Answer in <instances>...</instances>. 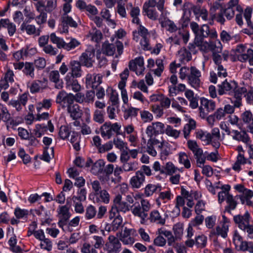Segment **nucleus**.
<instances>
[{"label": "nucleus", "instance_id": "1", "mask_svg": "<svg viewBox=\"0 0 253 253\" xmlns=\"http://www.w3.org/2000/svg\"><path fill=\"white\" fill-rule=\"evenodd\" d=\"M201 76V72L195 66H191L190 68L183 67L180 69V79L184 80L187 78L189 84L195 88H198L200 85Z\"/></svg>", "mask_w": 253, "mask_h": 253}, {"label": "nucleus", "instance_id": "2", "mask_svg": "<svg viewBox=\"0 0 253 253\" xmlns=\"http://www.w3.org/2000/svg\"><path fill=\"white\" fill-rule=\"evenodd\" d=\"M221 191L218 193V201L219 203H222L226 200L227 206L225 207V211L230 213L231 211L234 210L237 205V197H233V195L229 194L230 186L229 185H223L221 187Z\"/></svg>", "mask_w": 253, "mask_h": 253}, {"label": "nucleus", "instance_id": "3", "mask_svg": "<svg viewBox=\"0 0 253 253\" xmlns=\"http://www.w3.org/2000/svg\"><path fill=\"white\" fill-rule=\"evenodd\" d=\"M131 208L132 214L134 216L140 218V223L141 224L145 223L148 215V212L151 208V205L149 201L146 200L142 199L140 201V204L135 203Z\"/></svg>", "mask_w": 253, "mask_h": 253}, {"label": "nucleus", "instance_id": "4", "mask_svg": "<svg viewBox=\"0 0 253 253\" xmlns=\"http://www.w3.org/2000/svg\"><path fill=\"white\" fill-rule=\"evenodd\" d=\"M250 214L248 211H246L244 214L235 215L233 220L238 227L249 235L253 234V225L250 223Z\"/></svg>", "mask_w": 253, "mask_h": 253}, {"label": "nucleus", "instance_id": "5", "mask_svg": "<svg viewBox=\"0 0 253 253\" xmlns=\"http://www.w3.org/2000/svg\"><path fill=\"white\" fill-rule=\"evenodd\" d=\"M143 13L148 18L152 20L156 21L159 19V13L158 9V1L156 0H147L143 5Z\"/></svg>", "mask_w": 253, "mask_h": 253}, {"label": "nucleus", "instance_id": "6", "mask_svg": "<svg viewBox=\"0 0 253 253\" xmlns=\"http://www.w3.org/2000/svg\"><path fill=\"white\" fill-rule=\"evenodd\" d=\"M208 37L212 39L216 38V32L214 30H210L208 25L204 24L200 27L198 34L195 37L194 44L200 47L205 42L204 41V38Z\"/></svg>", "mask_w": 253, "mask_h": 253}, {"label": "nucleus", "instance_id": "7", "mask_svg": "<svg viewBox=\"0 0 253 253\" xmlns=\"http://www.w3.org/2000/svg\"><path fill=\"white\" fill-rule=\"evenodd\" d=\"M113 203V206L110 211V218H114L118 211L125 213L130 210V206L127 202L122 201V196L120 194L115 196Z\"/></svg>", "mask_w": 253, "mask_h": 253}, {"label": "nucleus", "instance_id": "8", "mask_svg": "<svg viewBox=\"0 0 253 253\" xmlns=\"http://www.w3.org/2000/svg\"><path fill=\"white\" fill-rule=\"evenodd\" d=\"M200 104L199 114L200 116L203 119L207 117L209 113L215 109V103L212 100L202 97L200 99Z\"/></svg>", "mask_w": 253, "mask_h": 253}, {"label": "nucleus", "instance_id": "9", "mask_svg": "<svg viewBox=\"0 0 253 253\" xmlns=\"http://www.w3.org/2000/svg\"><path fill=\"white\" fill-rule=\"evenodd\" d=\"M70 207V201H69V198H68L66 205L59 207L58 209V214L59 220L58 224L63 229L64 226L67 224V221L71 215L69 212Z\"/></svg>", "mask_w": 253, "mask_h": 253}, {"label": "nucleus", "instance_id": "10", "mask_svg": "<svg viewBox=\"0 0 253 253\" xmlns=\"http://www.w3.org/2000/svg\"><path fill=\"white\" fill-rule=\"evenodd\" d=\"M95 49L92 46H89L79 58L82 65L87 67H90L94 62Z\"/></svg>", "mask_w": 253, "mask_h": 253}, {"label": "nucleus", "instance_id": "11", "mask_svg": "<svg viewBox=\"0 0 253 253\" xmlns=\"http://www.w3.org/2000/svg\"><path fill=\"white\" fill-rule=\"evenodd\" d=\"M121 243L119 239L113 235H110L105 243L107 253H119L121 250Z\"/></svg>", "mask_w": 253, "mask_h": 253}, {"label": "nucleus", "instance_id": "12", "mask_svg": "<svg viewBox=\"0 0 253 253\" xmlns=\"http://www.w3.org/2000/svg\"><path fill=\"white\" fill-rule=\"evenodd\" d=\"M56 102L63 108H68L72 103H74L73 94H68L65 91L61 90L56 96Z\"/></svg>", "mask_w": 253, "mask_h": 253}, {"label": "nucleus", "instance_id": "13", "mask_svg": "<svg viewBox=\"0 0 253 253\" xmlns=\"http://www.w3.org/2000/svg\"><path fill=\"white\" fill-rule=\"evenodd\" d=\"M230 220L224 215L222 216V220L220 225L216 227V230H212L211 233L214 235H220L223 238L227 236Z\"/></svg>", "mask_w": 253, "mask_h": 253}, {"label": "nucleus", "instance_id": "14", "mask_svg": "<svg viewBox=\"0 0 253 253\" xmlns=\"http://www.w3.org/2000/svg\"><path fill=\"white\" fill-rule=\"evenodd\" d=\"M199 49L204 52H208L210 50L212 52V55L219 53L222 51V45L221 42L218 41L215 42H205V43L199 47Z\"/></svg>", "mask_w": 253, "mask_h": 253}, {"label": "nucleus", "instance_id": "15", "mask_svg": "<svg viewBox=\"0 0 253 253\" xmlns=\"http://www.w3.org/2000/svg\"><path fill=\"white\" fill-rule=\"evenodd\" d=\"M165 132V125L161 122L152 123L146 129V133L150 137L153 135L163 134Z\"/></svg>", "mask_w": 253, "mask_h": 253}, {"label": "nucleus", "instance_id": "16", "mask_svg": "<svg viewBox=\"0 0 253 253\" xmlns=\"http://www.w3.org/2000/svg\"><path fill=\"white\" fill-rule=\"evenodd\" d=\"M102 76L100 74H87L85 77V85L87 88H95L102 83Z\"/></svg>", "mask_w": 253, "mask_h": 253}, {"label": "nucleus", "instance_id": "17", "mask_svg": "<svg viewBox=\"0 0 253 253\" xmlns=\"http://www.w3.org/2000/svg\"><path fill=\"white\" fill-rule=\"evenodd\" d=\"M234 9L230 7L221 9L220 12L217 15L216 20L221 24H224L225 22V19L224 16L228 20L232 19L235 15Z\"/></svg>", "mask_w": 253, "mask_h": 253}, {"label": "nucleus", "instance_id": "18", "mask_svg": "<svg viewBox=\"0 0 253 253\" xmlns=\"http://www.w3.org/2000/svg\"><path fill=\"white\" fill-rule=\"evenodd\" d=\"M237 83L233 81L228 82L225 80L221 84L218 85L219 88L218 93L219 95L228 93L229 95L231 94V92L235 89Z\"/></svg>", "mask_w": 253, "mask_h": 253}, {"label": "nucleus", "instance_id": "19", "mask_svg": "<svg viewBox=\"0 0 253 253\" xmlns=\"http://www.w3.org/2000/svg\"><path fill=\"white\" fill-rule=\"evenodd\" d=\"M247 90L245 87H240L237 84L236 87L230 95L233 96L236 99L234 101V106L239 108L242 105V98L243 95L247 92Z\"/></svg>", "mask_w": 253, "mask_h": 253}, {"label": "nucleus", "instance_id": "20", "mask_svg": "<svg viewBox=\"0 0 253 253\" xmlns=\"http://www.w3.org/2000/svg\"><path fill=\"white\" fill-rule=\"evenodd\" d=\"M145 177L141 171H137L130 180V184L133 188H140L145 182Z\"/></svg>", "mask_w": 253, "mask_h": 253}, {"label": "nucleus", "instance_id": "21", "mask_svg": "<svg viewBox=\"0 0 253 253\" xmlns=\"http://www.w3.org/2000/svg\"><path fill=\"white\" fill-rule=\"evenodd\" d=\"M28 23L26 22H23L20 27L21 31L25 32L29 35L38 36L41 34V30L40 28H36L35 25Z\"/></svg>", "mask_w": 253, "mask_h": 253}, {"label": "nucleus", "instance_id": "22", "mask_svg": "<svg viewBox=\"0 0 253 253\" xmlns=\"http://www.w3.org/2000/svg\"><path fill=\"white\" fill-rule=\"evenodd\" d=\"M47 86V81L45 79L42 81H34L30 86V92L32 93H36L45 89Z\"/></svg>", "mask_w": 253, "mask_h": 253}, {"label": "nucleus", "instance_id": "23", "mask_svg": "<svg viewBox=\"0 0 253 253\" xmlns=\"http://www.w3.org/2000/svg\"><path fill=\"white\" fill-rule=\"evenodd\" d=\"M75 78L72 76L67 74L65 78L66 85L67 88L71 89L74 92H78L81 89V85Z\"/></svg>", "mask_w": 253, "mask_h": 253}, {"label": "nucleus", "instance_id": "24", "mask_svg": "<svg viewBox=\"0 0 253 253\" xmlns=\"http://www.w3.org/2000/svg\"><path fill=\"white\" fill-rule=\"evenodd\" d=\"M148 219L151 222L161 225H164L166 222V218L162 215L158 211H152L149 215Z\"/></svg>", "mask_w": 253, "mask_h": 253}, {"label": "nucleus", "instance_id": "25", "mask_svg": "<svg viewBox=\"0 0 253 253\" xmlns=\"http://www.w3.org/2000/svg\"><path fill=\"white\" fill-rule=\"evenodd\" d=\"M61 23L63 26V32L64 33L68 32V25L75 28L78 26L77 23L71 17L65 14H62Z\"/></svg>", "mask_w": 253, "mask_h": 253}, {"label": "nucleus", "instance_id": "26", "mask_svg": "<svg viewBox=\"0 0 253 253\" xmlns=\"http://www.w3.org/2000/svg\"><path fill=\"white\" fill-rule=\"evenodd\" d=\"M70 69L71 73L68 74L74 78H79L82 76L81 63L80 61H72L70 62Z\"/></svg>", "mask_w": 253, "mask_h": 253}, {"label": "nucleus", "instance_id": "27", "mask_svg": "<svg viewBox=\"0 0 253 253\" xmlns=\"http://www.w3.org/2000/svg\"><path fill=\"white\" fill-rule=\"evenodd\" d=\"M232 133V138L235 140L247 144L250 141V138L245 130L239 131L237 130H233Z\"/></svg>", "mask_w": 253, "mask_h": 253}, {"label": "nucleus", "instance_id": "28", "mask_svg": "<svg viewBox=\"0 0 253 253\" xmlns=\"http://www.w3.org/2000/svg\"><path fill=\"white\" fill-rule=\"evenodd\" d=\"M67 111L70 114V117L74 120L81 118L82 115V111L77 104L72 103L67 108Z\"/></svg>", "mask_w": 253, "mask_h": 253}, {"label": "nucleus", "instance_id": "29", "mask_svg": "<svg viewBox=\"0 0 253 253\" xmlns=\"http://www.w3.org/2000/svg\"><path fill=\"white\" fill-rule=\"evenodd\" d=\"M132 229L125 227L124 231L121 233L120 240L126 245L132 244L134 242V238L130 236Z\"/></svg>", "mask_w": 253, "mask_h": 253}, {"label": "nucleus", "instance_id": "30", "mask_svg": "<svg viewBox=\"0 0 253 253\" xmlns=\"http://www.w3.org/2000/svg\"><path fill=\"white\" fill-rule=\"evenodd\" d=\"M122 180V177H119L117 176H108V179L106 177L100 180L101 184L103 185L107 186L108 187H111L114 185L120 183Z\"/></svg>", "mask_w": 253, "mask_h": 253}, {"label": "nucleus", "instance_id": "31", "mask_svg": "<svg viewBox=\"0 0 253 253\" xmlns=\"http://www.w3.org/2000/svg\"><path fill=\"white\" fill-rule=\"evenodd\" d=\"M49 79L55 83V87L57 89H61L63 87V82L60 79L59 72L56 70L52 71L49 74Z\"/></svg>", "mask_w": 253, "mask_h": 253}, {"label": "nucleus", "instance_id": "32", "mask_svg": "<svg viewBox=\"0 0 253 253\" xmlns=\"http://www.w3.org/2000/svg\"><path fill=\"white\" fill-rule=\"evenodd\" d=\"M97 202L108 204L110 202V196L106 189H103L94 195Z\"/></svg>", "mask_w": 253, "mask_h": 253}, {"label": "nucleus", "instance_id": "33", "mask_svg": "<svg viewBox=\"0 0 253 253\" xmlns=\"http://www.w3.org/2000/svg\"><path fill=\"white\" fill-rule=\"evenodd\" d=\"M104 166V161L102 159H99L93 164L90 172L95 175H98L103 172Z\"/></svg>", "mask_w": 253, "mask_h": 253}, {"label": "nucleus", "instance_id": "34", "mask_svg": "<svg viewBox=\"0 0 253 253\" xmlns=\"http://www.w3.org/2000/svg\"><path fill=\"white\" fill-rule=\"evenodd\" d=\"M161 190L162 186L159 184H148L145 188L144 193L146 196L149 197L152 196L154 193L160 192Z\"/></svg>", "mask_w": 253, "mask_h": 253}, {"label": "nucleus", "instance_id": "35", "mask_svg": "<svg viewBox=\"0 0 253 253\" xmlns=\"http://www.w3.org/2000/svg\"><path fill=\"white\" fill-rule=\"evenodd\" d=\"M0 116L1 120L4 122H9L10 124L14 122V121L6 107L2 105H0Z\"/></svg>", "mask_w": 253, "mask_h": 253}, {"label": "nucleus", "instance_id": "36", "mask_svg": "<svg viewBox=\"0 0 253 253\" xmlns=\"http://www.w3.org/2000/svg\"><path fill=\"white\" fill-rule=\"evenodd\" d=\"M49 40L52 43L56 45L58 48H64L65 42L62 38L56 36L54 33L49 35Z\"/></svg>", "mask_w": 253, "mask_h": 253}, {"label": "nucleus", "instance_id": "37", "mask_svg": "<svg viewBox=\"0 0 253 253\" xmlns=\"http://www.w3.org/2000/svg\"><path fill=\"white\" fill-rule=\"evenodd\" d=\"M139 109L133 107H129L126 109L124 112V118L126 120L129 118L136 117L138 114Z\"/></svg>", "mask_w": 253, "mask_h": 253}, {"label": "nucleus", "instance_id": "38", "mask_svg": "<svg viewBox=\"0 0 253 253\" xmlns=\"http://www.w3.org/2000/svg\"><path fill=\"white\" fill-rule=\"evenodd\" d=\"M116 50V46L114 44L106 42L102 44V51L103 53L108 55H113Z\"/></svg>", "mask_w": 253, "mask_h": 253}, {"label": "nucleus", "instance_id": "39", "mask_svg": "<svg viewBox=\"0 0 253 253\" xmlns=\"http://www.w3.org/2000/svg\"><path fill=\"white\" fill-rule=\"evenodd\" d=\"M247 162V159L245 157L244 155L238 154L236 161L233 165L232 169L235 171H239L241 169V165L246 164Z\"/></svg>", "mask_w": 253, "mask_h": 253}, {"label": "nucleus", "instance_id": "40", "mask_svg": "<svg viewBox=\"0 0 253 253\" xmlns=\"http://www.w3.org/2000/svg\"><path fill=\"white\" fill-rule=\"evenodd\" d=\"M169 144L166 142L165 143H162L160 146H158V148L161 149V159L162 160H165L167 157L169 156L170 153Z\"/></svg>", "mask_w": 253, "mask_h": 253}, {"label": "nucleus", "instance_id": "41", "mask_svg": "<svg viewBox=\"0 0 253 253\" xmlns=\"http://www.w3.org/2000/svg\"><path fill=\"white\" fill-rule=\"evenodd\" d=\"M237 250L241 251H249L253 253V245L252 242H248L247 241L241 242L236 248Z\"/></svg>", "mask_w": 253, "mask_h": 253}, {"label": "nucleus", "instance_id": "42", "mask_svg": "<svg viewBox=\"0 0 253 253\" xmlns=\"http://www.w3.org/2000/svg\"><path fill=\"white\" fill-rule=\"evenodd\" d=\"M101 134L103 137L108 139L110 138L112 135V131L110 126V123H105L101 127Z\"/></svg>", "mask_w": 253, "mask_h": 253}, {"label": "nucleus", "instance_id": "43", "mask_svg": "<svg viewBox=\"0 0 253 253\" xmlns=\"http://www.w3.org/2000/svg\"><path fill=\"white\" fill-rule=\"evenodd\" d=\"M114 167L113 164H108L106 166H104L103 169V174L98 176V179L99 180L103 178L106 177L108 179V176L111 175L114 172Z\"/></svg>", "mask_w": 253, "mask_h": 253}, {"label": "nucleus", "instance_id": "44", "mask_svg": "<svg viewBox=\"0 0 253 253\" xmlns=\"http://www.w3.org/2000/svg\"><path fill=\"white\" fill-rule=\"evenodd\" d=\"M193 13L197 17H201L204 21L208 20V12L205 8H201L199 6H196V7H194Z\"/></svg>", "mask_w": 253, "mask_h": 253}, {"label": "nucleus", "instance_id": "45", "mask_svg": "<svg viewBox=\"0 0 253 253\" xmlns=\"http://www.w3.org/2000/svg\"><path fill=\"white\" fill-rule=\"evenodd\" d=\"M193 154L196 160L198 166L201 167V165L205 163L206 159V156L203 154V150L201 149Z\"/></svg>", "mask_w": 253, "mask_h": 253}, {"label": "nucleus", "instance_id": "46", "mask_svg": "<svg viewBox=\"0 0 253 253\" xmlns=\"http://www.w3.org/2000/svg\"><path fill=\"white\" fill-rule=\"evenodd\" d=\"M175 238L181 240L183 234V224L181 223H177L173 225L172 228Z\"/></svg>", "mask_w": 253, "mask_h": 253}, {"label": "nucleus", "instance_id": "47", "mask_svg": "<svg viewBox=\"0 0 253 253\" xmlns=\"http://www.w3.org/2000/svg\"><path fill=\"white\" fill-rule=\"evenodd\" d=\"M253 51L252 49H248L247 54H242L239 56V60L241 62H244L247 60H249L250 64L253 66Z\"/></svg>", "mask_w": 253, "mask_h": 253}, {"label": "nucleus", "instance_id": "48", "mask_svg": "<svg viewBox=\"0 0 253 253\" xmlns=\"http://www.w3.org/2000/svg\"><path fill=\"white\" fill-rule=\"evenodd\" d=\"M161 25L163 27H167V30L171 33L178 30V28L175 23L169 19H165L163 21H162Z\"/></svg>", "mask_w": 253, "mask_h": 253}, {"label": "nucleus", "instance_id": "49", "mask_svg": "<svg viewBox=\"0 0 253 253\" xmlns=\"http://www.w3.org/2000/svg\"><path fill=\"white\" fill-rule=\"evenodd\" d=\"M8 244L9 246V249L13 252L18 253L21 252L22 249L19 246L17 245V239L15 235L9 239L8 241Z\"/></svg>", "mask_w": 253, "mask_h": 253}, {"label": "nucleus", "instance_id": "50", "mask_svg": "<svg viewBox=\"0 0 253 253\" xmlns=\"http://www.w3.org/2000/svg\"><path fill=\"white\" fill-rule=\"evenodd\" d=\"M23 71L26 76H30L32 79L34 78V68L32 63L25 62Z\"/></svg>", "mask_w": 253, "mask_h": 253}, {"label": "nucleus", "instance_id": "51", "mask_svg": "<svg viewBox=\"0 0 253 253\" xmlns=\"http://www.w3.org/2000/svg\"><path fill=\"white\" fill-rule=\"evenodd\" d=\"M130 15L132 17V22L138 25L140 24V19L138 16L140 14V9L138 6H136L132 9H130Z\"/></svg>", "mask_w": 253, "mask_h": 253}, {"label": "nucleus", "instance_id": "52", "mask_svg": "<svg viewBox=\"0 0 253 253\" xmlns=\"http://www.w3.org/2000/svg\"><path fill=\"white\" fill-rule=\"evenodd\" d=\"M54 151L53 148H48L46 147L44 150L42 155V159L47 162H49L52 157H53Z\"/></svg>", "mask_w": 253, "mask_h": 253}, {"label": "nucleus", "instance_id": "53", "mask_svg": "<svg viewBox=\"0 0 253 253\" xmlns=\"http://www.w3.org/2000/svg\"><path fill=\"white\" fill-rule=\"evenodd\" d=\"M177 56L181 62H187L190 60V53L186 48H181L179 50Z\"/></svg>", "mask_w": 253, "mask_h": 253}, {"label": "nucleus", "instance_id": "54", "mask_svg": "<svg viewBox=\"0 0 253 253\" xmlns=\"http://www.w3.org/2000/svg\"><path fill=\"white\" fill-rule=\"evenodd\" d=\"M194 7L196 6L193 5L190 3H185L183 5V17L185 18L187 21L189 20V17L191 15V12H193Z\"/></svg>", "mask_w": 253, "mask_h": 253}, {"label": "nucleus", "instance_id": "55", "mask_svg": "<svg viewBox=\"0 0 253 253\" xmlns=\"http://www.w3.org/2000/svg\"><path fill=\"white\" fill-rule=\"evenodd\" d=\"M121 227H123V218L121 215H117L112 221V230L116 231Z\"/></svg>", "mask_w": 253, "mask_h": 253}, {"label": "nucleus", "instance_id": "56", "mask_svg": "<svg viewBox=\"0 0 253 253\" xmlns=\"http://www.w3.org/2000/svg\"><path fill=\"white\" fill-rule=\"evenodd\" d=\"M86 190L85 189H80L78 190V195L74 196L72 198V200L74 203L76 201L81 202L84 201L86 199Z\"/></svg>", "mask_w": 253, "mask_h": 253}, {"label": "nucleus", "instance_id": "57", "mask_svg": "<svg viewBox=\"0 0 253 253\" xmlns=\"http://www.w3.org/2000/svg\"><path fill=\"white\" fill-rule=\"evenodd\" d=\"M253 9L250 7H247L244 12V16L249 27L253 29V22L251 20Z\"/></svg>", "mask_w": 253, "mask_h": 253}, {"label": "nucleus", "instance_id": "58", "mask_svg": "<svg viewBox=\"0 0 253 253\" xmlns=\"http://www.w3.org/2000/svg\"><path fill=\"white\" fill-rule=\"evenodd\" d=\"M140 117L144 123L151 122L153 119V115L148 111L142 110L140 112Z\"/></svg>", "mask_w": 253, "mask_h": 253}, {"label": "nucleus", "instance_id": "59", "mask_svg": "<svg viewBox=\"0 0 253 253\" xmlns=\"http://www.w3.org/2000/svg\"><path fill=\"white\" fill-rule=\"evenodd\" d=\"M165 132L168 136L173 137L174 138H178L180 133V131L173 129L172 126L169 125L167 126L165 129Z\"/></svg>", "mask_w": 253, "mask_h": 253}, {"label": "nucleus", "instance_id": "60", "mask_svg": "<svg viewBox=\"0 0 253 253\" xmlns=\"http://www.w3.org/2000/svg\"><path fill=\"white\" fill-rule=\"evenodd\" d=\"M40 246L42 249L48 252L50 251L52 248L51 241L49 239L46 238L41 241Z\"/></svg>", "mask_w": 253, "mask_h": 253}, {"label": "nucleus", "instance_id": "61", "mask_svg": "<svg viewBox=\"0 0 253 253\" xmlns=\"http://www.w3.org/2000/svg\"><path fill=\"white\" fill-rule=\"evenodd\" d=\"M207 238L203 235H199L195 238V244L198 248H203L207 245Z\"/></svg>", "mask_w": 253, "mask_h": 253}, {"label": "nucleus", "instance_id": "62", "mask_svg": "<svg viewBox=\"0 0 253 253\" xmlns=\"http://www.w3.org/2000/svg\"><path fill=\"white\" fill-rule=\"evenodd\" d=\"M221 9H223L222 7V5L220 3L215 1L212 3L210 8V14L211 15L212 19H215L217 16L216 15V11L218 9L221 10Z\"/></svg>", "mask_w": 253, "mask_h": 253}, {"label": "nucleus", "instance_id": "63", "mask_svg": "<svg viewBox=\"0 0 253 253\" xmlns=\"http://www.w3.org/2000/svg\"><path fill=\"white\" fill-rule=\"evenodd\" d=\"M92 239L94 242H92L93 246L95 249H101L104 244V241L103 238L99 236H93Z\"/></svg>", "mask_w": 253, "mask_h": 253}, {"label": "nucleus", "instance_id": "64", "mask_svg": "<svg viewBox=\"0 0 253 253\" xmlns=\"http://www.w3.org/2000/svg\"><path fill=\"white\" fill-rule=\"evenodd\" d=\"M242 121L245 124H249L253 121V114L250 111H246L241 116Z\"/></svg>", "mask_w": 253, "mask_h": 253}]
</instances>
